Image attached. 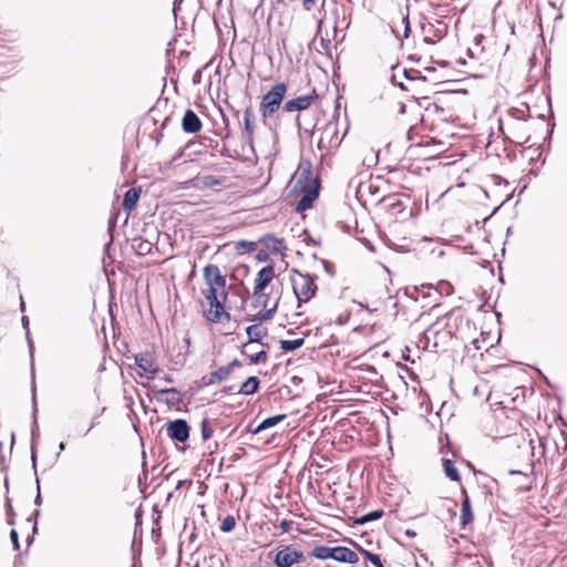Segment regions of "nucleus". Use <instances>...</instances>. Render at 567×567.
I'll return each mask as SVG.
<instances>
[{
    "mask_svg": "<svg viewBox=\"0 0 567 567\" xmlns=\"http://www.w3.org/2000/svg\"><path fill=\"white\" fill-rule=\"evenodd\" d=\"M310 556L317 559H333L339 563H347L352 565L359 561L358 554L352 549L343 546L328 547L318 545L310 551Z\"/></svg>",
    "mask_w": 567,
    "mask_h": 567,
    "instance_id": "f257e3e1",
    "label": "nucleus"
},
{
    "mask_svg": "<svg viewBox=\"0 0 567 567\" xmlns=\"http://www.w3.org/2000/svg\"><path fill=\"white\" fill-rule=\"evenodd\" d=\"M287 92V84H275L261 99L259 111L264 118L271 117L280 107Z\"/></svg>",
    "mask_w": 567,
    "mask_h": 567,
    "instance_id": "f03ea898",
    "label": "nucleus"
},
{
    "mask_svg": "<svg viewBox=\"0 0 567 567\" xmlns=\"http://www.w3.org/2000/svg\"><path fill=\"white\" fill-rule=\"evenodd\" d=\"M290 280L299 305L309 301L315 296L317 286L309 275L293 269Z\"/></svg>",
    "mask_w": 567,
    "mask_h": 567,
    "instance_id": "7ed1b4c3",
    "label": "nucleus"
},
{
    "mask_svg": "<svg viewBox=\"0 0 567 567\" xmlns=\"http://www.w3.org/2000/svg\"><path fill=\"white\" fill-rule=\"evenodd\" d=\"M203 293L209 303V309L205 310L206 319L214 323L220 322L223 317L229 320L230 316L224 309L223 300L225 299L220 296V292H214V289H212L204 290Z\"/></svg>",
    "mask_w": 567,
    "mask_h": 567,
    "instance_id": "20e7f679",
    "label": "nucleus"
},
{
    "mask_svg": "<svg viewBox=\"0 0 567 567\" xmlns=\"http://www.w3.org/2000/svg\"><path fill=\"white\" fill-rule=\"evenodd\" d=\"M317 132L320 134L317 142L320 151H329L340 145L341 138L339 137L337 122L330 121L323 127L318 128Z\"/></svg>",
    "mask_w": 567,
    "mask_h": 567,
    "instance_id": "39448f33",
    "label": "nucleus"
},
{
    "mask_svg": "<svg viewBox=\"0 0 567 567\" xmlns=\"http://www.w3.org/2000/svg\"><path fill=\"white\" fill-rule=\"evenodd\" d=\"M203 275L207 286L206 290L214 289V292H220V296L226 299V278L221 275L219 267L217 265L209 264L204 268Z\"/></svg>",
    "mask_w": 567,
    "mask_h": 567,
    "instance_id": "423d86ee",
    "label": "nucleus"
},
{
    "mask_svg": "<svg viewBox=\"0 0 567 567\" xmlns=\"http://www.w3.org/2000/svg\"><path fill=\"white\" fill-rule=\"evenodd\" d=\"M134 359L135 364L142 370V372L138 373L142 378L153 379L159 371L155 357L150 351L137 353Z\"/></svg>",
    "mask_w": 567,
    "mask_h": 567,
    "instance_id": "0eeeda50",
    "label": "nucleus"
},
{
    "mask_svg": "<svg viewBox=\"0 0 567 567\" xmlns=\"http://www.w3.org/2000/svg\"><path fill=\"white\" fill-rule=\"evenodd\" d=\"M166 433L169 439L185 443L189 437V426L185 420L177 419L166 424Z\"/></svg>",
    "mask_w": 567,
    "mask_h": 567,
    "instance_id": "6e6552de",
    "label": "nucleus"
},
{
    "mask_svg": "<svg viewBox=\"0 0 567 567\" xmlns=\"http://www.w3.org/2000/svg\"><path fill=\"white\" fill-rule=\"evenodd\" d=\"M154 393H155V398L158 401H163L169 408L178 409L179 405L183 403V395L175 388L155 390Z\"/></svg>",
    "mask_w": 567,
    "mask_h": 567,
    "instance_id": "1a4fd4ad",
    "label": "nucleus"
},
{
    "mask_svg": "<svg viewBox=\"0 0 567 567\" xmlns=\"http://www.w3.org/2000/svg\"><path fill=\"white\" fill-rule=\"evenodd\" d=\"M317 97L318 95L313 92L312 94L301 95L296 99L289 100L284 104V111L287 113L305 111L312 104V102Z\"/></svg>",
    "mask_w": 567,
    "mask_h": 567,
    "instance_id": "9d476101",
    "label": "nucleus"
},
{
    "mask_svg": "<svg viewBox=\"0 0 567 567\" xmlns=\"http://www.w3.org/2000/svg\"><path fill=\"white\" fill-rule=\"evenodd\" d=\"M275 277V267L267 265L262 267L255 279L254 296L260 295V292L268 286V284Z\"/></svg>",
    "mask_w": 567,
    "mask_h": 567,
    "instance_id": "9b49d317",
    "label": "nucleus"
},
{
    "mask_svg": "<svg viewBox=\"0 0 567 567\" xmlns=\"http://www.w3.org/2000/svg\"><path fill=\"white\" fill-rule=\"evenodd\" d=\"M258 245L262 246L264 250L269 254L278 255L286 250V246L281 239H278L274 235H265L258 240Z\"/></svg>",
    "mask_w": 567,
    "mask_h": 567,
    "instance_id": "f8f14e48",
    "label": "nucleus"
},
{
    "mask_svg": "<svg viewBox=\"0 0 567 567\" xmlns=\"http://www.w3.org/2000/svg\"><path fill=\"white\" fill-rule=\"evenodd\" d=\"M202 121L190 109L186 110L182 120V127L185 133L194 134L200 131Z\"/></svg>",
    "mask_w": 567,
    "mask_h": 567,
    "instance_id": "ddd939ff",
    "label": "nucleus"
},
{
    "mask_svg": "<svg viewBox=\"0 0 567 567\" xmlns=\"http://www.w3.org/2000/svg\"><path fill=\"white\" fill-rule=\"evenodd\" d=\"M255 113L250 106L246 107L243 115V130L244 138L247 143L251 144L255 134Z\"/></svg>",
    "mask_w": 567,
    "mask_h": 567,
    "instance_id": "4468645a",
    "label": "nucleus"
},
{
    "mask_svg": "<svg viewBox=\"0 0 567 567\" xmlns=\"http://www.w3.org/2000/svg\"><path fill=\"white\" fill-rule=\"evenodd\" d=\"M231 372L229 371V368L227 365L220 367L219 369L210 372L208 375H204L200 379V386H209L215 383L223 382L229 378Z\"/></svg>",
    "mask_w": 567,
    "mask_h": 567,
    "instance_id": "2eb2a0df",
    "label": "nucleus"
},
{
    "mask_svg": "<svg viewBox=\"0 0 567 567\" xmlns=\"http://www.w3.org/2000/svg\"><path fill=\"white\" fill-rule=\"evenodd\" d=\"M246 333L248 336V343L243 348L244 354H247V349L251 343L260 342V340L267 336V330L261 328L259 324H251L246 328Z\"/></svg>",
    "mask_w": 567,
    "mask_h": 567,
    "instance_id": "dca6fc26",
    "label": "nucleus"
},
{
    "mask_svg": "<svg viewBox=\"0 0 567 567\" xmlns=\"http://www.w3.org/2000/svg\"><path fill=\"white\" fill-rule=\"evenodd\" d=\"M293 559V547L286 546L276 554L274 563L277 567H291Z\"/></svg>",
    "mask_w": 567,
    "mask_h": 567,
    "instance_id": "f3484780",
    "label": "nucleus"
},
{
    "mask_svg": "<svg viewBox=\"0 0 567 567\" xmlns=\"http://www.w3.org/2000/svg\"><path fill=\"white\" fill-rule=\"evenodd\" d=\"M141 196V188L132 187L126 190L123 199V208L131 212L137 204Z\"/></svg>",
    "mask_w": 567,
    "mask_h": 567,
    "instance_id": "a211bd4d",
    "label": "nucleus"
},
{
    "mask_svg": "<svg viewBox=\"0 0 567 567\" xmlns=\"http://www.w3.org/2000/svg\"><path fill=\"white\" fill-rule=\"evenodd\" d=\"M259 379L257 377H249L241 386L236 391L237 394L251 395L257 392L259 388Z\"/></svg>",
    "mask_w": 567,
    "mask_h": 567,
    "instance_id": "6ab92c4d",
    "label": "nucleus"
},
{
    "mask_svg": "<svg viewBox=\"0 0 567 567\" xmlns=\"http://www.w3.org/2000/svg\"><path fill=\"white\" fill-rule=\"evenodd\" d=\"M133 248L140 256H146L152 252L153 243L147 239L137 238L133 240Z\"/></svg>",
    "mask_w": 567,
    "mask_h": 567,
    "instance_id": "aec40b11",
    "label": "nucleus"
},
{
    "mask_svg": "<svg viewBox=\"0 0 567 567\" xmlns=\"http://www.w3.org/2000/svg\"><path fill=\"white\" fill-rule=\"evenodd\" d=\"M286 419V414H278L270 417L265 419L261 423L258 424V426L254 430V433H259L264 430L270 429L272 426H276L281 421Z\"/></svg>",
    "mask_w": 567,
    "mask_h": 567,
    "instance_id": "412c9836",
    "label": "nucleus"
},
{
    "mask_svg": "<svg viewBox=\"0 0 567 567\" xmlns=\"http://www.w3.org/2000/svg\"><path fill=\"white\" fill-rule=\"evenodd\" d=\"M386 200L389 202L388 203V210L392 215H395V216L400 215L406 208V205L404 204V202L401 200L400 198H398L396 196H391Z\"/></svg>",
    "mask_w": 567,
    "mask_h": 567,
    "instance_id": "4be33fe9",
    "label": "nucleus"
},
{
    "mask_svg": "<svg viewBox=\"0 0 567 567\" xmlns=\"http://www.w3.org/2000/svg\"><path fill=\"white\" fill-rule=\"evenodd\" d=\"M474 516L472 513L471 502L468 496L465 494V498L462 502V509H461V522L462 525H467L473 520Z\"/></svg>",
    "mask_w": 567,
    "mask_h": 567,
    "instance_id": "5701e85b",
    "label": "nucleus"
},
{
    "mask_svg": "<svg viewBox=\"0 0 567 567\" xmlns=\"http://www.w3.org/2000/svg\"><path fill=\"white\" fill-rule=\"evenodd\" d=\"M443 468H444L445 475L451 481H453V482H460L461 481L460 473H458L457 468L455 467L453 461L444 458L443 460Z\"/></svg>",
    "mask_w": 567,
    "mask_h": 567,
    "instance_id": "b1692460",
    "label": "nucleus"
},
{
    "mask_svg": "<svg viewBox=\"0 0 567 567\" xmlns=\"http://www.w3.org/2000/svg\"><path fill=\"white\" fill-rule=\"evenodd\" d=\"M305 343L303 338L295 339V340H281L280 349L285 352H291L299 348H301Z\"/></svg>",
    "mask_w": 567,
    "mask_h": 567,
    "instance_id": "393cba45",
    "label": "nucleus"
},
{
    "mask_svg": "<svg viewBox=\"0 0 567 567\" xmlns=\"http://www.w3.org/2000/svg\"><path fill=\"white\" fill-rule=\"evenodd\" d=\"M382 515H383V511H381V509L372 511V512H369V513L362 515L361 517L357 518L355 524L363 525L369 522H373V520L381 518Z\"/></svg>",
    "mask_w": 567,
    "mask_h": 567,
    "instance_id": "a878e982",
    "label": "nucleus"
},
{
    "mask_svg": "<svg viewBox=\"0 0 567 567\" xmlns=\"http://www.w3.org/2000/svg\"><path fill=\"white\" fill-rule=\"evenodd\" d=\"M276 310H277V303L270 309H267L265 311H259L258 313H256L252 318V321H257L259 323H261L264 321H268V320L272 319Z\"/></svg>",
    "mask_w": 567,
    "mask_h": 567,
    "instance_id": "bb28decb",
    "label": "nucleus"
},
{
    "mask_svg": "<svg viewBox=\"0 0 567 567\" xmlns=\"http://www.w3.org/2000/svg\"><path fill=\"white\" fill-rule=\"evenodd\" d=\"M359 550L373 566L383 567L382 560L379 555L373 554L367 549H363L362 547H359Z\"/></svg>",
    "mask_w": 567,
    "mask_h": 567,
    "instance_id": "cd10ccee",
    "label": "nucleus"
},
{
    "mask_svg": "<svg viewBox=\"0 0 567 567\" xmlns=\"http://www.w3.org/2000/svg\"><path fill=\"white\" fill-rule=\"evenodd\" d=\"M200 433H202V439L204 441H207L209 440L213 434H214V430L210 425V421L208 419H204L200 423Z\"/></svg>",
    "mask_w": 567,
    "mask_h": 567,
    "instance_id": "c85d7f7f",
    "label": "nucleus"
},
{
    "mask_svg": "<svg viewBox=\"0 0 567 567\" xmlns=\"http://www.w3.org/2000/svg\"><path fill=\"white\" fill-rule=\"evenodd\" d=\"M235 525H236L235 517L231 515H227L220 524V530L224 533H229L235 528Z\"/></svg>",
    "mask_w": 567,
    "mask_h": 567,
    "instance_id": "c756f323",
    "label": "nucleus"
},
{
    "mask_svg": "<svg viewBox=\"0 0 567 567\" xmlns=\"http://www.w3.org/2000/svg\"><path fill=\"white\" fill-rule=\"evenodd\" d=\"M250 359V362L254 363V364H257V363H260V362H266L267 359H268V354L265 350H261V351H258V352H255V353H248L247 354Z\"/></svg>",
    "mask_w": 567,
    "mask_h": 567,
    "instance_id": "7c9ffc66",
    "label": "nucleus"
},
{
    "mask_svg": "<svg viewBox=\"0 0 567 567\" xmlns=\"http://www.w3.org/2000/svg\"><path fill=\"white\" fill-rule=\"evenodd\" d=\"M32 402H33V423H32V439L34 440L37 431H38V423L35 419L37 413V404H35V384H32Z\"/></svg>",
    "mask_w": 567,
    "mask_h": 567,
    "instance_id": "2f4dec72",
    "label": "nucleus"
},
{
    "mask_svg": "<svg viewBox=\"0 0 567 567\" xmlns=\"http://www.w3.org/2000/svg\"><path fill=\"white\" fill-rule=\"evenodd\" d=\"M258 243L255 241H248V240H241L238 243V247H241L247 252L255 251L257 249Z\"/></svg>",
    "mask_w": 567,
    "mask_h": 567,
    "instance_id": "473e14b6",
    "label": "nucleus"
},
{
    "mask_svg": "<svg viewBox=\"0 0 567 567\" xmlns=\"http://www.w3.org/2000/svg\"><path fill=\"white\" fill-rule=\"evenodd\" d=\"M22 324L25 329H28V326H29L28 317H25V316L22 317ZM27 338H28V342H29L31 360H33V343L29 337V330H27Z\"/></svg>",
    "mask_w": 567,
    "mask_h": 567,
    "instance_id": "72a5a7b5",
    "label": "nucleus"
},
{
    "mask_svg": "<svg viewBox=\"0 0 567 567\" xmlns=\"http://www.w3.org/2000/svg\"><path fill=\"white\" fill-rule=\"evenodd\" d=\"M311 206V204L309 203V198L306 197L305 195L301 197V199L298 202L297 204V210L298 212H303L306 210L307 208H309Z\"/></svg>",
    "mask_w": 567,
    "mask_h": 567,
    "instance_id": "f704fd0d",
    "label": "nucleus"
},
{
    "mask_svg": "<svg viewBox=\"0 0 567 567\" xmlns=\"http://www.w3.org/2000/svg\"><path fill=\"white\" fill-rule=\"evenodd\" d=\"M10 539L12 542L13 548L16 550H18L20 548V543H19L18 533H17L16 529H11V532H10Z\"/></svg>",
    "mask_w": 567,
    "mask_h": 567,
    "instance_id": "c9c22d12",
    "label": "nucleus"
},
{
    "mask_svg": "<svg viewBox=\"0 0 567 567\" xmlns=\"http://www.w3.org/2000/svg\"><path fill=\"white\" fill-rule=\"evenodd\" d=\"M269 255H270V254H269L267 250H264V249L261 248V249H259V250L257 251V254H256V259H257L258 261H267V260H268V258H269Z\"/></svg>",
    "mask_w": 567,
    "mask_h": 567,
    "instance_id": "e433bc0d",
    "label": "nucleus"
},
{
    "mask_svg": "<svg viewBox=\"0 0 567 567\" xmlns=\"http://www.w3.org/2000/svg\"><path fill=\"white\" fill-rule=\"evenodd\" d=\"M293 556H295L293 565L295 564H299V563H303L306 560V557H305L303 553L300 551V550H297L296 548H293Z\"/></svg>",
    "mask_w": 567,
    "mask_h": 567,
    "instance_id": "4c0bfd02",
    "label": "nucleus"
},
{
    "mask_svg": "<svg viewBox=\"0 0 567 567\" xmlns=\"http://www.w3.org/2000/svg\"><path fill=\"white\" fill-rule=\"evenodd\" d=\"M279 526H280L282 533H288V532H290V529L292 527V520L284 519V520H281Z\"/></svg>",
    "mask_w": 567,
    "mask_h": 567,
    "instance_id": "58836bf2",
    "label": "nucleus"
},
{
    "mask_svg": "<svg viewBox=\"0 0 567 567\" xmlns=\"http://www.w3.org/2000/svg\"><path fill=\"white\" fill-rule=\"evenodd\" d=\"M319 0H302L305 10L310 11Z\"/></svg>",
    "mask_w": 567,
    "mask_h": 567,
    "instance_id": "ea45409f",
    "label": "nucleus"
},
{
    "mask_svg": "<svg viewBox=\"0 0 567 567\" xmlns=\"http://www.w3.org/2000/svg\"><path fill=\"white\" fill-rule=\"evenodd\" d=\"M241 367V362L238 359H234L231 362L227 364V368H229V371L233 373L234 368Z\"/></svg>",
    "mask_w": 567,
    "mask_h": 567,
    "instance_id": "a19ab883",
    "label": "nucleus"
},
{
    "mask_svg": "<svg viewBox=\"0 0 567 567\" xmlns=\"http://www.w3.org/2000/svg\"><path fill=\"white\" fill-rule=\"evenodd\" d=\"M37 488H38V494L35 496L34 504L37 506H40L42 504V497H41V494H40V482H39V480H37Z\"/></svg>",
    "mask_w": 567,
    "mask_h": 567,
    "instance_id": "79ce46f5",
    "label": "nucleus"
},
{
    "mask_svg": "<svg viewBox=\"0 0 567 567\" xmlns=\"http://www.w3.org/2000/svg\"><path fill=\"white\" fill-rule=\"evenodd\" d=\"M306 197L309 198V203L312 204L313 199L318 196L317 189H311L307 194H305Z\"/></svg>",
    "mask_w": 567,
    "mask_h": 567,
    "instance_id": "37998d69",
    "label": "nucleus"
},
{
    "mask_svg": "<svg viewBox=\"0 0 567 567\" xmlns=\"http://www.w3.org/2000/svg\"><path fill=\"white\" fill-rule=\"evenodd\" d=\"M306 197L309 198V203L312 204L313 199L318 196L317 189H311L307 194H305Z\"/></svg>",
    "mask_w": 567,
    "mask_h": 567,
    "instance_id": "c03bdc74",
    "label": "nucleus"
},
{
    "mask_svg": "<svg viewBox=\"0 0 567 567\" xmlns=\"http://www.w3.org/2000/svg\"><path fill=\"white\" fill-rule=\"evenodd\" d=\"M402 21L405 23V29H404V37L408 38L409 37V33L411 31V28H410V22H409V17L405 16Z\"/></svg>",
    "mask_w": 567,
    "mask_h": 567,
    "instance_id": "a18cd8bd",
    "label": "nucleus"
},
{
    "mask_svg": "<svg viewBox=\"0 0 567 567\" xmlns=\"http://www.w3.org/2000/svg\"><path fill=\"white\" fill-rule=\"evenodd\" d=\"M96 419H97V416H94L92 419L87 430L83 433V436H86L94 429V426L96 425Z\"/></svg>",
    "mask_w": 567,
    "mask_h": 567,
    "instance_id": "49530a36",
    "label": "nucleus"
},
{
    "mask_svg": "<svg viewBox=\"0 0 567 567\" xmlns=\"http://www.w3.org/2000/svg\"><path fill=\"white\" fill-rule=\"evenodd\" d=\"M404 76L408 79V80H411V81H414V80H417L416 76H412L411 72L404 70ZM419 80H422V81H425V78L421 76L419 78Z\"/></svg>",
    "mask_w": 567,
    "mask_h": 567,
    "instance_id": "de8ad7c7",
    "label": "nucleus"
},
{
    "mask_svg": "<svg viewBox=\"0 0 567 567\" xmlns=\"http://www.w3.org/2000/svg\"><path fill=\"white\" fill-rule=\"evenodd\" d=\"M39 515H40V511H39V509H35V511H34V517H35V519H34L33 527H32L33 533H37V530H38L37 517H38Z\"/></svg>",
    "mask_w": 567,
    "mask_h": 567,
    "instance_id": "09e8293b",
    "label": "nucleus"
},
{
    "mask_svg": "<svg viewBox=\"0 0 567 567\" xmlns=\"http://www.w3.org/2000/svg\"><path fill=\"white\" fill-rule=\"evenodd\" d=\"M234 391H235V386L234 385L225 386L221 390L223 393H233Z\"/></svg>",
    "mask_w": 567,
    "mask_h": 567,
    "instance_id": "8fccbe9b",
    "label": "nucleus"
},
{
    "mask_svg": "<svg viewBox=\"0 0 567 567\" xmlns=\"http://www.w3.org/2000/svg\"><path fill=\"white\" fill-rule=\"evenodd\" d=\"M405 535H406L408 537H411V538H412V537H415V536H416V533H415L414 530L406 529V530H405Z\"/></svg>",
    "mask_w": 567,
    "mask_h": 567,
    "instance_id": "3c124183",
    "label": "nucleus"
},
{
    "mask_svg": "<svg viewBox=\"0 0 567 567\" xmlns=\"http://www.w3.org/2000/svg\"><path fill=\"white\" fill-rule=\"evenodd\" d=\"M31 460H32L33 467L35 468V466H37V455H35L33 450H32V454H31Z\"/></svg>",
    "mask_w": 567,
    "mask_h": 567,
    "instance_id": "603ef678",
    "label": "nucleus"
},
{
    "mask_svg": "<svg viewBox=\"0 0 567 567\" xmlns=\"http://www.w3.org/2000/svg\"><path fill=\"white\" fill-rule=\"evenodd\" d=\"M324 268H326L327 272H329L331 275L333 274L331 270V266L327 261H324Z\"/></svg>",
    "mask_w": 567,
    "mask_h": 567,
    "instance_id": "864d4df0",
    "label": "nucleus"
},
{
    "mask_svg": "<svg viewBox=\"0 0 567 567\" xmlns=\"http://www.w3.org/2000/svg\"><path fill=\"white\" fill-rule=\"evenodd\" d=\"M207 179H210L207 182L208 185H217L219 184L217 181H214L213 177H207Z\"/></svg>",
    "mask_w": 567,
    "mask_h": 567,
    "instance_id": "5fc2aeb1",
    "label": "nucleus"
},
{
    "mask_svg": "<svg viewBox=\"0 0 567 567\" xmlns=\"http://www.w3.org/2000/svg\"><path fill=\"white\" fill-rule=\"evenodd\" d=\"M259 298L264 299L262 305L266 306V302L268 300V296L267 295H260Z\"/></svg>",
    "mask_w": 567,
    "mask_h": 567,
    "instance_id": "6e6d98bb",
    "label": "nucleus"
},
{
    "mask_svg": "<svg viewBox=\"0 0 567 567\" xmlns=\"http://www.w3.org/2000/svg\"><path fill=\"white\" fill-rule=\"evenodd\" d=\"M64 449H65V444H64L63 442H61V443L59 444V450H60V451H64Z\"/></svg>",
    "mask_w": 567,
    "mask_h": 567,
    "instance_id": "4d7b16f0",
    "label": "nucleus"
},
{
    "mask_svg": "<svg viewBox=\"0 0 567 567\" xmlns=\"http://www.w3.org/2000/svg\"><path fill=\"white\" fill-rule=\"evenodd\" d=\"M32 542H33V537H32V536H29V537L27 538V543H28V545H30Z\"/></svg>",
    "mask_w": 567,
    "mask_h": 567,
    "instance_id": "13d9d810",
    "label": "nucleus"
},
{
    "mask_svg": "<svg viewBox=\"0 0 567 567\" xmlns=\"http://www.w3.org/2000/svg\"><path fill=\"white\" fill-rule=\"evenodd\" d=\"M7 506H8V514H10V512L12 511L11 504L8 502Z\"/></svg>",
    "mask_w": 567,
    "mask_h": 567,
    "instance_id": "bf43d9fd",
    "label": "nucleus"
},
{
    "mask_svg": "<svg viewBox=\"0 0 567 567\" xmlns=\"http://www.w3.org/2000/svg\"><path fill=\"white\" fill-rule=\"evenodd\" d=\"M13 523H14V522H13V518H9V519H8V524H9V525H12Z\"/></svg>",
    "mask_w": 567,
    "mask_h": 567,
    "instance_id": "052dcab7",
    "label": "nucleus"
},
{
    "mask_svg": "<svg viewBox=\"0 0 567 567\" xmlns=\"http://www.w3.org/2000/svg\"><path fill=\"white\" fill-rule=\"evenodd\" d=\"M359 306L367 309V307L363 306V303H361V302H359ZM368 310L371 311L369 308H368Z\"/></svg>",
    "mask_w": 567,
    "mask_h": 567,
    "instance_id": "680f3d73",
    "label": "nucleus"
},
{
    "mask_svg": "<svg viewBox=\"0 0 567 567\" xmlns=\"http://www.w3.org/2000/svg\"><path fill=\"white\" fill-rule=\"evenodd\" d=\"M161 137H163V134H159V136H157V140H156L157 143L159 142Z\"/></svg>",
    "mask_w": 567,
    "mask_h": 567,
    "instance_id": "e2e57ef3",
    "label": "nucleus"
},
{
    "mask_svg": "<svg viewBox=\"0 0 567 567\" xmlns=\"http://www.w3.org/2000/svg\"><path fill=\"white\" fill-rule=\"evenodd\" d=\"M161 137H163V134H159V136H157V140H156L157 143L159 142Z\"/></svg>",
    "mask_w": 567,
    "mask_h": 567,
    "instance_id": "0e129e2a",
    "label": "nucleus"
},
{
    "mask_svg": "<svg viewBox=\"0 0 567 567\" xmlns=\"http://www.w3.org/2000/svg\"><path fill=\"white\" fill-rule=\"evenodd\" d=\"M400 87H401L402 90H406V87H405L402 83L400 84Z\"/></svg>",
    "mask_w": 567,
    "mask_h": 567,
    "instance_id": "69168bd1",
    "label": "nucleus"
},
{
    "mask_svg": "<svg viewBox=\"0 0 567 567\" xmlns=\"http://www.w3.org/2000/svg\"><path fill=\"white\" fill-rule=\"evenodd\" d=\"M223 121L227 124L228 123V120L224 116L223 117Z\"/></svg>",
    "mask_w": 567,
    "mask_h": 567,
    "instance_id": "338daca9",
    "label": "nucleus"
},
{
    "mask_svg": "<svg viewBox=\"0 0 567 567\" xmlns=\"http://www.w3.org/2000/svg\"><path fill=\"white\" fill-rule=\"evenodd\" d=\"M23 308H24V302L21 301V309L23 310Z\"/></svg>",
    "mask_w": 567,
    "mask_h": 567,
    "instance_id": "774afa93",
    "label": "nucleus"
}]
</instances>
